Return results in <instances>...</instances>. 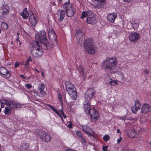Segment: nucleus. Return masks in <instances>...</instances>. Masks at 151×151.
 Wrapping results in <instances>:
<instances>
[{"label": "nucleus", "mask_w": 151, "mask_h": 151, "mask_svg": "<svg viewBox=\"0 0 151 151\" xmlns=\"http://www.w3.org/2000/svg\"><path fill=\"white\" fill-rule=\"evenodd\" d=\"M117 64V60L114 57L107 58L101 64L102 68L106 71H111L114 70Z\"/></svg>", "instance_id": "nucleus-1"}, {"label": "nucleus", "mask_w": 151, "mask_h": 151, "mask_svg": "<svg viewBox=\"0 0 151 151\" xmlns=\"http://www.w3.org/2000/svg\"><path fill=\"white\" fill-rule=\"evenodd\" d=\"M66 89L68 94L73 100L76 99L77 93L74 85L69 81L66 82L65 84Z\"/></svg>", "instance_id": "nucleus-2"}, {"label": "nucleus", "mask_w": 151, "mask_h": 151, "mask_svg": "<svg viewBox=\"0 0 151 151\" xmlns=\"http://www.w3.org/2000/svg\"><path fill=\"white\" fill-rule=\"evenodd\" d=\"M1 104L8 106L12 109L17 110L21 107V105L15 100L12 99H1Z\"/></svg>", "instance_id": "nucleus-3"}, {"label": "nucleus", "mask_w": 151, "mask_h": 151, "mask_svg": "<svg viewBox=\"0 0 151 151\" xmlns=\"http://www.w3.org/2000/svg\"><path fill=\"white\" fill-rule=\"evenodd\" d=\"M35 44L36 45L33 47L31 51V54L35 57L40 58L43 53L42 47L38 41H36Z\"/></svg>", "instance_id": "nucleus-4"}, {"label": "nucleus", "mask_w": 151, "mask_h": 151, "mask_svg": "<svg viewBox=\"0 0 151 151\" xmlns=\"http://www.w3.org/2000/svg\"><path fill=\"white\" fill-rule=\"evenodd\" d=\"M63 6L67 17H71L74 16L75 12L72 5L70 4L69 1L65 2L63 4Z\"/></svg>", "instance_id": "nucleus-5"}, {"label": "nucleus", "mask_w": 151, "mask_h": 151, "mask_svg": "<svg viewBox=\"0 0 151 151\" xmlns=\"http://www.w3.org/2000/svg\"><path fill=\"white\" fill-rule=\"evenodd\" d=\"M38 134L40 139L43 142H48L50 141L51 137L48 133L40 131L38 132Z\"/></svg>", "instance_id": "nucleus-6"}, {"label": "nucleus", "mask_w": 151, "mask_h": 151, "mask_svg": "<svg viewBox=\"0 0 151 151\" xmlns=\"http://www.w3.org/2000/svg\"><path fill=\"white\" fill-rule=\"evenodd\" d=\"M88 16L86 18V22L90 24H96L97 22L96 16L94 12L91 11L88 12Z\"/></svg>", "instance_id": "nucleus-7"}, {"label": "nucleus", "mask_w": 151, "mask_h": 151, "mask_svg": "<svg viewBox=\"0 0 151 151\" xmlns=\"http://www.w3.org/2000/svg\"><path fill=\"white\" fill-rule=\"evenodd\" d=\"M96 92L95 90L93 88H88L85 92L84 96L86 100H88L90 101L91 99L94 96V94Z\"/></svg>", "instance_id": "nucleus-8"}, {"label": "nucleus", "mask_w": 151, "mask_h": 151, "mask_svg": "<svg viewBox=\"0 0 151 151\" xmlns=\"http://www.w3.org/2000/svg\"><path fill=\"white\" fill-rule=\"evenodd\" d=\"M54 43H50L49 42L48 40L46 39L45 41L42 42V43H40L41 46H42V49L45 50H50L53 46L56 45L53 44Z\"/></svg>", "instance_id": "nucleus-9"}, {"label": "nucleus", "mask_w": 151, "mask_h": 151, "mask_svg": "<svg viewBox=\"0 0 151 151\" xmlns=\"http://www.w3.org/2000/svg\"><path fill=\"white\" fill-rule=\"evenodd\" d=\"M88 113L91 118L95 120H98L99 117V114L98 112L96 110L94 107H93L87 112Z\"/></svg>", "instance_id": "nucleus-10"}, {"label": "nucleus", "mask_w": 151, "mask_h": 151, "mask_svg": "<svg viewBox=\"0 0 151 151\" xmlns=\"http://www.w3.org/2000/svg\"><path fill=\"white\" fill-rule=\"evenodd\" d=\"M48 37L51 42L54 43V44L57 45V36L54 31H52L48 33Z\"/></svg>", "instance_id": "nucleus-11"}, {"label": "nucleus", "mask_w": 151, "mask_h": 151, "mask_svg": "<svg viewBox=\"0 0 151 151\" xmlns=\"http://www.w3.org/2000/svg\"><path fill=\"white\" fill-rule=\"evenodd\" d=\"M37 38L39 40L42 42L47 39L46 32L44 30L40 31L37 35H35Z\"/></svg>", "instance_id": "nucleus-12"}, {"label": "nucleus", "mask_w": 151, "mask_h": 151, "mask_svg": "<svg viewBox=\"0 0 151 151\" xmlns=\"http://www.w3.org/2000/svg\"><path fill=\"white\" fill-rule=\"evenodd\" d=\"M86 52L89 54H94L96 52V47L94 44L85 48Z\"/></svg>", "instance_id": "nucleus-13"}, {"label": "nucleus", "mask_w": 151, "mask_h": 151, "mask_svg": "<svg viewBox=\"0 0 151 151\" xmlns=\"http://www.w3.org/2000/svg\"><path fill=\"white\" fill-rule=\"evenodd\" d=\"M135 105H133L131 108L132 112L134 114L137 113V111L140 108V103L139 101L136 99L134 101Z\"/></svg>", "instance_id": "nucleus-14"}, {"label": "nucleus", "mask_w": 151, "mask_h": 151, "mask_svg": "<svg viewBox=\"0 0 151 151\" xmlns=\"http://www.w3.org/2000/svg\"><path fill=\"white\" fill-rule=\"evenodd\" d=\"M1 74L3 75V77L6 78H9L11 76L10 72L3 67H1Z\"/></svg>", "instance_id": "nucleus-15"}, {"label": "nucleus", "mask_w": 151, "mask_h": 151, "mask_svg": "<svg viewBox=\"0 0 151 151\" xmlns=\"http://www.w3.org/2000/svg\"><path fill=\"white\" fill-rule=\"evenodd\" d=\"M80 126H81L82 130L86 132L87 134L89 136L94 137V135L91 134L92 130L90 127L87 125L84 124L81 125Z\"/></svg>", "instance_id": "nucleus-16"}, {"label": "nucleus", "mask_w": 151, "mask_h": 151, "mask_svg": "<svg viewBox=\"0 0 151 151\" xmlns=\"http://www.w3.org/2000/svg\"><path fill=\"white\" fill-rule=\"evenodd\" d=\"M128 136L131 138H137L139 135L134 130L129 129L128 130L127 133Z\"/></svg>", "instance_id": "nucleus-17"}, {"label": "nucleus", "mask_w": 151, "mask_h": 151, "mask_svg": "<svg viewBox=\"0 0 151 151\" xmlns=\"http://www.w3.org/2000/svg\"><path fill=\"white\" fill-rule=\"evenodd\" d=\"M141 111L144 114H146L148 112H151V106L148 104L145 103L142 105Z\"/></svg>", "instance_id": "nucleus-18"}, {"label": "nucleus", "mask_w": 151, "mask_h": 151, "mask_svg": "<svg viewBox=\"0 0 151 151\" xmlns=\"http://www.w3.org/2000/svg\"><path fill=\"white\" fill-rule=\"evenodd\" d=\"M45 85L43 83H41L38 85V89L39 91V93L41 96H44L47 95L46 92L45 91Z\"/></svg>", "instance_id": "nucleus-19"}, {"label": "nucleus", "mask_w": 151, "mask_h": 151, "mask_svg": "<svg viewBox=\"0 0 151 151\" xmlns=\"http://www.w3.org/2000/svg\"><path fill=\"white\" fill-rule=\"evenodd\" d=\"M75 36L78 42H80L85 37V35L83 33L82 31L80 29L77 30Z\"/></svg>", "instance_id": "nucleus-20"}, {"label": "nucleus", "mask_w": 151, "mask_h": 151, "mask_svg": "<svg viewBox=\"0 0 151 151\" xmlns=\"http://www.w3.org/2000/svg\"><path fill=\"white\" fill-rule=\"evenodd\" d=\"M129 37V40L131 41L136 42L139 38V35L138 33L134 32L131 34Z\"/></svg>", "instance_id": "nucleus-21"}, {"label": "nucleus", "mask_w": 151, "mask_h": 151, "mask_svg": "<svg viewBox=\"0 0 151 151\" xmlns=\"http://www.w3.org/2000/svg\"><path fill=\"white\" fill-rule=\"evenodd\" d=\"M92 44H94L93 39L91 37H87L84 40L83 45L84 48H85L86 47L92 45Z\"/></svg>", "instance_id": "nucleus-22"}, {"label": "nucleus", "mask_w": 151, "mask_h": 151, "mask_svg": "<svg viewBox=\"0 0 151 151\" xmlns=\"http://www.w3.org/2000/svg\"><path fill=\"white\" fill-rule=\"evenodd\" d=\"M117 16V14L115 12L110 13L107 16V19L109 22L113 23Z\"/></svg>", "instance_id": "nucleus-23"}, {"label": "nucleus", "mask_w": 151, "mask_h": 151, "mask_svg": "<svg viewBox=\"0 0 151 151\" xmlns=\"http://www.w3.org/2000/svg\"><path fill=\"white\" fill-rule=\"evenodd\" d=\"M97 2L94 4V6L95 8L100 9L104 6L105 3V0H95Z\"/></svg>", "instance_id": "nucleus-24"}, {"label": "nucleus", "mask_w": 151, "mask_h": 151, "mask_svg": "<svg viewBox=\"0 0 151 151\" xmlns=\"http://www.w3.org/2000/svg\"><path fill=\"white\" fill-rule=\"evenodd\" d=\"M2 14L4 15H7L9 14L10 11V7L7 4H4L2 7Z\"/></svg>", "instance_id": "nucleus-25"}, {"label": "nucleus", "mask_w": 151, "mask_h": 151, "mask_svg": "<svg viewBox=\"0 0 151 151\" xmlns=\"http://www.w3.org/2000/svg\"><path fill=\"white\" fill-rule=\"evenodd\" d=\"M90 101L88 100L85 101L83 103V108L84 111L86 113L88 112V111L91 108L90 107V104L89 103Z\"/></svg>", "instance_id": "nucleus-26"}, {"label": "nucleus", "mask_w": 151, "mask_h": 151, "mask_svg": "<svg viewBox=\"0 0 151 151\" xmlns=\"http://www.w3.org/2000/svg\"><path fill=\"white\" fill-rule=\"evenodd\" d=\"M20 15L23 18L25 19H27L28 18V11L27 10V8H24L20 13Z\"/></svg>", "instance_id": "nucleus-27"}, {"label": "nucleus", "mask_w": 151, "mask_h": 151, "mask_svg": "<svg viewBox=\"0 0 151 151\" xmlns=\"http://www.w3.org/2000/svg\"><path fill=\"white\" fill-rule=\"evenodd\" d=\"M58 16L60 17L59 20L62 21L64 19L65 15V12L63 9L59 10L58 12Z\"/></svg>", "instance_id": "nucleus-28"}, {"label": "nucleus", "mask_w": 151, "mask_h": 151, "mask_svg": "<svg viewBox=\"0 0 151 151\" xmlns=\"http://www.w3.org/2000/svg\"><path fill=\"white\" fill-rule=\"evenodd\" d=\"M29 21L31 24L33 26H35L37 23V21L34 15H31L29 17Z\"/></svg>", "instance_id": "nucleus-29"}, {"label": "nucleus", "mask_w": 151, "mask_h": 151, "mask_svg": "<svg viewBox=\"0 0 151 151\" xmlns=\"http://www.w3.org/2000/svg\"><path fill=\"white\" fill-rule=\"evenodd\" d=\"M20 150V151H31L27 144H24L21 146Z\"/></svg>", "instance_id": "nucleus-30"}, {"label": "nucleus", "mask_w": 151, "mask_h": 151, "mask_svg": "<svg viewBox=\"0 0 151 151\" xmlns=\"http://www.w3.org/2000/svg\"><path fill=\"white\" fill-rule=\"evenodd\" d=\"M12 109L9 107H5V110H4V112L5 114L7 115L10 114L12 112Z\"/></svg>", "instance_id": "nucleus-31"}, {"label": "nucleus", "mask_w": 151, "mask_h": 151, "mask_svg": "<svg viewBox=\"0 0 151 151\" xmlns=\"http://www.w3.org/2000/svg\"><path fill=\"white\" fill-rule=\"evenodd\" d=\"M91 11L88 10L87 12L84 11L82 13L81 16L80 18L81 19H83L86 17H87L88 16V12H91Z\"/></svg>", "instance_id": "nucleus-32"}, {"label": "nucleus", "mask_w": 151, "mask_h": 151, "mask_svg": "<svg viewBox=\"0 0 151 151\" xmlns=\"http://www.w3.org/2000/svg\"><path fill=\"white\" fill-rule=\"evenodd\" d=\"M1 27L3 30H5L8 28V24L5 22H2L1 24Z\"/></svg>", "instance_id": "nucleus-33"}, {"label": "nucleus", "mask_w": 151, "mask_h": 151, "mask_svg": "<svg viewBox=\"0 0 151 151\" xmlns=\"http://www.w3.org/2000/svg\"><path fill=\"white\" fill-rule=\"evenodd\" d=\"M47 106L49 108L51 109L53 111H54L57 114H59V112L58 111L57 109L55 108L54 107H53L50 104H48L47 105Z\"/></svg>", "instance_id": "nucleus-34"}, {"label": "nucleus", "mask_w": 151, "mask_h": 151, "mask_svg": "<svg viewBox=\"0 0 151 151\" xmlns=\"http://www.w3.org/2000/svg\"><path fill=\"white\" fill-rule=\"evenodd\" d=\"M81 73L83 76V79L85 80L86 77V73L84 71V70L83 68H81Z\"/></svg>", "instance_id": "nucleus-35"}, {"label": "nucleus", "mask_w": 151, "mask_h": 151, "mask_svg": "<svg viewBox=\"0 0 151 151\" xmlns=\"http://www.w3.org/2000/svg\"><path fill=\"white\" fill-rule=\"evenodd\" d=\"M110 81H109L110 84H111L112 86H114L117 84V81L115 80H112V79L111 78H110Z\"/></svg>", "instance_id": "nucleus-36"}, {"label": "nucleus", "mask_w": 151, "mask_h": 151, "mask_svg": "<svg viewBox=\"0 0 151 151\" xmlns=\"http://www.w3.org/2000/svg\"><path fill=\"white\" fill-rule=\"evenodd\" d=\"M103 139L104 141L107 142L110 139V138L108 135L106 134L103 137Z\"/></svg>", "instance_id": "nucleus-37"}, {"label": "nucleus", "mask_w": 151, "mask_h": 151, "mask_svg": "<svg viewBox=\"0 0 151 151\" xmlns=\"http://www.w3.org/2000/svg\"><path fill=\"white\" fill-rule=\"evenodd\" d=\"M30 61H32V60L31 58V57L29 56L28 59L27 60L26 63L25 64V65H29V63Z\"/></svg>", "instance_id": "nucleus-38"}, {"label": "nucleus", "mask_w": 151, "mask_h": 151, "mask_svg": "<svg viewBox=\"0 0 151 151\" xmlns=\"http://www.w3.org/2000/svg\"><path fill=\"white\" fill-rule=\"evenodd\" d=\"M131 24L132 25V26L133 27V28L134 29H136L138 27L139 25L137 23H133L131 22Z\"/></svg>", "instance_id": "nucleus-39"}, {"label": "nucleus", "mask_w": 151, "mask_h": 151, "mask_svg": "<svg viewBox=\"0 0 151 151\" xmlns=\"http://www.w3.org/2000/svg\"><path fill=\"white\" fill-rule=\"evenodd\" d=\"M59 111L60 113L62 114V116H63L64 118H66L67 117V116L65 115L63 110L60 109L59 110Z\"/></svg>", "instance_id": "nucleus-40"}, {"label": "nucleus", "mask_w": 151, "mask_h": 151, "mask_svg": "<svg viewBox=\"0 0 151 151\" xmlns=\"http://www.w3.org/2000/svg\"><path fill=\"white\" fill-rule=\"evenodd\" d=\"M76 134L77 135H78L79 138H81V137H82V135L81 134V133L80 131H77L76 132Z\"/></svg>", "instance_id": "nucleus-41"}, {"label": "nucleus", "mask_w": 151, "mask_h": 151, "mask_svg": "<svg viewBox=\"0 0 151 151\" xmlns=\"http://www.w3.org/2000/svg\"><path fill=\"white\" fill-rule=\"evenodd\" d=\"M81 139L82 142H81L83 143H84V144H86V139L84 138L83 137H81L80 138Z\"/></svg>", "instance_id": "nucleus-42"}, {"label": "nucleus", "mask_w": 151, "mask_h": 151, "mask_svg": "<svg viewBox=\"0 0 151 151\" xmlns=\"http://www.w3.org/2000/svg\"><path fill=\"white\" fill-rule=\"evenodd\" d=\"M32 86L31 84H26L25 85V87L27 89H29L32 87Z\"/></svg>", "instance_id": "nucleus-43"}, {"label": "nucleus", "mask_w": 151, "mask_h": 151, "mask_svg": "<svg viewBox=\"0 0 151 151\" xmlns=\"http://www.w3.org/2000/svg\"><path fill=\"white\" fill-rule=\"evenodd\" d=\"M108 146L104 145L103 147L102 150L103 151H107L108 148Z\"/></svg>", "instance_id": "nucleus-44"}, {"label": "nucleus", "mask_w": 151, "mask_h": 151, "mask_svg": "<svg viewBox=\"0 0 151 151\" xmlns=\"http://www.w3.org/2000/svg\"><path fill=\"white\" fill-rule=\"evenodd\" d=\"M62 95L61 94V93H58V97L59 99V100H61H61H62Z\"/></svg>", "instance_id": "nucleus-45"}, {"label": "nucleus", "mask_w": 151, "mask_h": 151, "mask_svg": "<svg viewBox=\"0 0 151 151\" xmlns=\"http://www.w3.org/2000/svg\"><path fill=\"white\" fill-rule=\"evenodd\" d=\"M19 65V63L17 61H16L15 63V68H17L18 67Z\"/></svg>", "instance_id": "nucleus-46"}, {"label": "nucleus", "mask_w": 151, "mask_h": 151, "mask_svg": "<svg viewBox=\"0 0 151 151\" xmlns=\"http://www.w3.org/2000/svg\"><path fill=\"white\" fill-rule=\"evenodd\" d=\"M68 127L72 129L73 128V127L72 126V123L71 122H69V124L68 125Z\"/></svg>", "instance_id": "nucleus-47"}, {"label": "nucleus", "mask_w": 151, "mask_h": 151, "mask_svg": "<svg viewBox=\"0 0 151 151\" xmlns=\"http://www.w3.org/2000/svg\"><path fill=\"white\" fill-rule=\"evenodd\" d=\"M19 76L23 79L26 80L27 79V77L21 74Z\"/></svg>", "instance_id": "nucleus-48"}, {"label": "nucleus", "mask_w": 151, "mask_h": 151, "mask_svg": "<svg viewBox=\"0 0 151 151\" xmlns=\"http://www.w3.org/2000/svg\"><path fill=\"white\" fill-rule=\"evenodd\" d=\"M126 116H123V117H119V118L120 119H121L123 120L124 121L125 119H126Z\"/></svg>", "instance_id": "nucleus-49"}, {"label": "nucleus", "mask_w": 151, "mask_h": 151, "mask_svg": "<svg viewBox=\"0 0 151 151\" xmlns=\"http://www.w3.org/2000/svg\"><path fill=\"white\" fill-rule=\"evenodd\" d=\"M57 114L60 117V119H61L62 121L63 122V118L62 116L59 113V114Z\"/></svg>", "instance_id": "nucleus-50"}, {"label": "nucleus", "mask_w": 151, "mask_h": 151, "mask_svg": "<svg viewBox=\"0 0 151 151\" xmlns=\"http://www.w3.org/2000/svg\"><path fill=\"white\" fill-rule=\"evenodd\" d=\"M122 138L121 137L120 138L118 139L117 140V142L118 143H119L122 141Z\"/></svg>", "instance_id": "nucleus-51"}, {"label": "nucleus", "mask_w": 151, "mask_h": 151, "mask_svg": "<svg viewBox=\"0 0 151 151\" xmlns=\"http://www.w3.org/2000/svg\"><path fill=\"white\" fill-rule=\"evenodd\" d=\"M144 72L146 74H148L149 73V71L147 69H146L144 70Z\"/></svg>", "instance_id": "nucleus-52"}, {"label": "nucleus", "mask_w": 151, "mask_h": 151, "mask_svg": "<svg viewBox=\"0 0 151 151\" xmlns=\"http://www.w3.org/2000/svg\"><path fill=\"white\" fill-rule=\"evenodd\" d=\"M65 151H77V150H73L71 149H68L65 150Z\"/></svg>", "instance_id": "nucleus-53"}, {"label": "nucleus", "mask_w": 151, "mask_h": 151, "mask_svg": "<svg viewBox=\"0 0 151 151\" xmlns=\"http://www.w3.org/2000/svg\"><path fill=\"white\" fill-rule=\"evenodd\" d=\"M41 75H42V76L43 77H44V76H45V73H44V72H41Z\"/></svg>", "instance_id": "nucleus-54"}, {"label": "nucleus", "mask_w": 151, "mask_h": 151, "mask_svg": "<svg viewBox=\"0 0 151 151\" xmlns=\"http://www.w3.org/2000/svg\"><path fill=\"white\" fill-rule=\"evenodd\" d=\"M24 3H26L29 0H22Z\"/></svg>", "instance_id": "nucleus-55"}, {"label": "nucleus", "mask_w": 151, "mask_h": 151, "mask_svg": "<svg viewBox=\"0 0 151 151\" xmlns=\"http://www.w3.org/2000/svg\"><path fill=\"white\" fill-rule=\"evenodd\" d=\"M126 151H137L134 150H132V149H129V150H127Z\"/></svg>", "instance_id": "nucleus-56"}, {"label": "nucleus", "mask_w": 151, "mask_h": 151, "mask_svg": "<svg viewBox=\"0 0 151 151\" xmlns=\"http://www.w3.org/2000/svg\"><path fill=\"white\" fill-rule=\"evenodd\" d=\"M116 131L117 133H120V129H119L118 128L117 129Z\"/></svg>", "instance_id": "nucleus-57"}, {"label": "nucleus", "mask_w": 151, "mask_h": 151, "mask_svg": "<svg viewBox=\"0 0 151 151\" xmlns=\"http://www.w3.org/2000/svg\"><path fill=\"white\" fill-rule=\"evenodd\" d=\"M2 104L1 105V108H3L4 107V104Z\"/></svg>", "instance_id": "nucleus-58"}, {"label": "nucleus", "mask_w": 151, "mask_h": 151, "mask_svg": "<svg viewBox=\"0 0 151 151\" xmlns=\"http://www.w3.org/2000/svg\"><path fill=\"white\" fill-rule=\"evenodd\" d=\"M125 2H129L131 0H123Z\"/></svg>", "instance_id": "nucleus-59"}, {"label": "nucleus", "mask_w": 151, "mask_h": 151, "mask_svg": "<svg viewBox=\"0 0 151 151\" xmlns=\"http://www.w3.org/2000/svg\"><path fill=\"white\" fill-rule=\"evenodd\" d=\"M35 70L38 73H39L40 72V71H38V70L36 68H35Z\"/></svg>", "instance_id": "nucleus-60"}, {"label": "nucleus", "mask_w": 151, "mask_h": 151, "mask_svg": "<svg viewBox=\"0 0 151 151\" xmlns=\"http://www.w3.org/2000/svg\"><path fill=\"white\" fill-rule=\"evenodd\" d=\"M16 41H18L20 42V40L18 38V37H17V38L16 39Z\"/></svg>", "instance_id": "nucleus-61"}, {"label": "nucleus", "mask_w": 151, "mask_h": 151, "mask_svg": "<svg viewBox=\"0 0 151 151\" xmlns=\"http://www.w3.org/2000/svg\"><path fill=\"white\" fill-rule=\"evenodd\" d=\"M60 102L61 103V104L63 105V102L62 100H61H61H60Z\"/></svg>", "instance_id": "nucleus-62"}, {"label": "nucleus", "mask_w": 151, "mask_h": 151, "mask_svg": "<svg viewBox=\"0 0 151 151\" xmlns=\"http://www.w3.org/2000/svg\"><path fill=\"white\" fill-rule=\"evenodd\" d=\"M31 78V77L29 76L28 78H27V79L29 80Z\"/></svg>", "instance_id": "nucleus-63"}, {"label": "nucleus", "mask_w": 151, "mask_h": 151, "mask_svg": "<svg viewBox=\"0 0 151 151\" xmlns=\"http://www.w3.org/2000/svg\"><path fill=\"white\" fill-rule=\"evenodd\" d=\"M19 33H17V35H18V36H19Z\"/></svg>", "instance_id": "nucleus-64"}]
</instances>
